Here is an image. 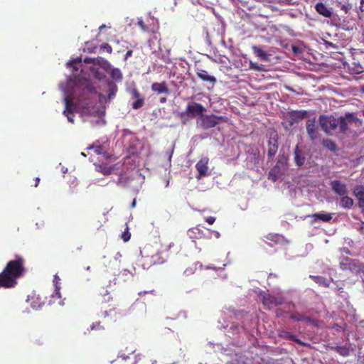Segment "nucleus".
<instances>
[{
    "mask_svg": "<svg viewBox=\"0 0 364 364\" xmlns=\"http://www.w3.org/2000/svg\"><path fill=\"white\" fill-rule=\"evenodd\" d=\"M95 88L88 82L85 85L76 86L74 88L73 97L67 96L65 97V109L63 114L67 117L68 120L73 123L74 111L81 110L84 113L90 112V109L94 107L95 101L92 96L95 94Z\"/></svg>",
    "mask_w": 364,
    "mask_h": 364,
    "instance_id": "obj_1",
    "label": "nucleus"
},
{
    "mask_svg": "<svg viewBox=\"0 0 364 364\" xmlns=\"http://www.w3.org/2000/svg\"><path fill=\"white\" fill-rule=\"evenodd\" d=\"M26 272L25 259L18 255L10 260L0 273V288L11 289L18 284V279L24 276Z\"/></svg>",
    "mask_w": 364,
    "mask_h": 364,
    "instance_id": "obj_2",
    "label": "nucleus"
},
{
    "mask_svg": "<svg viewBox=\"0 0 364 364\" xmlns=\"http://www.w3.org/2000/svg\"><path fill=\"white\" fill-rule=\"evenodd\" d=\"M173 245V243L170 244L165 248V250H162L160 252H158L151 257H149V256L141 255L140 262L143 268L149 269L153 264H162L166 262L168 257V255L166 252H167L168 249H170Z\"/></svg>",
    "mask_w": 364,
    "mask_h": 364,
    "instance_id": "obj_3",
    "label": "nucleus"
},
{
    "mask_svg": "<svg viewBox=\"0 0 364 364\" xmlns=\"http://www.w3.org/2000/svg\"><path fill=\"white\" fill-rule=\"evenodd\" d=\"M206 109L203 105L196 102H190L188 103L186 110L178 114L179 118L183 123L188 121L190 118H195L197 116L199 117L203 114Z\"/></svg>",
    "mask_w": 364,
    "mask_h": 364,
    "instance_id": "obj_4",
    "label": "nucleus"
},
{
    "mask_svg": "<svg viewBox=\"0 0 364 364\" xmlns=\"http://www.w3.org/2000/svg\"><path fill=\"white\" fill-rule=\"evenodd\" d=\"M200 127L203 129H209L216 127L221 122H227L228 119L225 116H217L213 114H203L199 118Z\"/></svg>",
    "mask_w": 364,
    "mask_h": 364,
    "instance_id": "obj_5",
    "label": "nucleus"
},
{
    "mask_svg": "<svg viewBox=\"0 0 364 364\" xmlns=\"http://www.w3.org/2000/svg\"><path fill=\"white\" fill-rule=\"evenodd\" d=\"M319 124L321 129L326 134H331L332 132L337 129L339 122H338V119L333 116L321 115L319 117Z\"/></svg>",
    "mask_w": 364,
    "mask_h": 364,
    "instance_id": "obj_6",
    "label": "nucleus"
},
{
    "mask_svg": "<svg viewBox=\"0 0 364 364\" xmlns=\"http://www.w3.org/2000/svg\"><path fill=\"white\" fill-rule=\"evenodd\" d=\"M269 140L267 141L268 145V151H267V158L268 160H272L274 156L276 155L279 146V136L277 132L275 130H271L268 133Z\"/></svg>",
    "mask_w": 364,
    "mask_h": 364,
    "instance_id": "obj_7",
    "label": "nucleus"
},
{
    "mask_svg": "<svg viewBox=\"0 0 364 364\" xmlns=\"http://www.w3.org/2000/svg\"><path fill=\"white\" fill-rule=\"evenodd\" d=\"M262 302L265 309H270L272 306H277L284 303L282 296H275L264 293L262 294Z\"/></svg>",
    "mask_w": 364,
    "mask_h": 364,
    "instance_id": "obj_8",
    "label": "nucleus"
},
{
    "mask_svg": "<svg viewBox=\"0 0 364 364\" xmlns=\"http://www.w3.org/2000/svg\"><path fill=\"white\" fill-rule=\"evenodd\" d=\"M306 115V111H292L286 115V123L291 127L301 122Z\"/></svg>",
    "mask_w": 364,
    "mask_h": 364,
    "instance_id": "obj_9",
    "label": "nucleus"
},
{
    "mask_svg": "<svg viewBox=\"0 0 364 364\" xmlns=\"http://www.w3.org/2000/svg\"><path fill=\"white\" fill-rule=\"evenodd\" d=\"M196 75L201 80L210 85L208 89H212L217 82L216 78L213 75H209L208 73L203 69L197 68Z\"/></svg>",
    "mask_w": 364,
    "mask_h": 364,
    "instance_id": "obj_10",
    "label": "nucleus"
},
{
    "mask_svg": "<svg viewBox=\"0 0 364 364\" xmlns=\"http://www.w3.org/2000/svg\"><path fill=\"white\" fill-rule=\"evenodd\" d=\"M332 191L337 195L341 196L348 193V188L346 183L339 180H333L330 183Z\"/></svg>",
    "mask_w": 364,
    "mask_h": 364,
    "instance_id": "obj_11",
    "label": "nucleus"
},
{
    "mask_svg": "<svg viewBox=\"0 0 364 364\" xmlns=\"http://www.w3.org/2000/svg\"><path fill=\"white\" fill-rule=\"evenodd\" d=\"M306 132L311 141H314L318 137L317 127L316 125L315 119H309L306 124Z\"/></svg>",
    "mask_w": 364,
    "mask_h": 364,
    "instance_id": "obj_12",
    "label": "nucleus"
},
{
    "mask_svg": "<svg viewBox=\"0 0 364 364\" xmlns=\"http://www.w3.org/2000/svg\"><path fill=\"white\" fill-rule=\"evenodd\" d=\"M208 158L203 157L196 164V168L198 172V175L196 176L197 179H200L202 177L206 176L208 175Z\"/></svg>",
    "mask_w": 364,
    "mask_h": 364,
    "instance_id": "obj_13",
    "label": "nucleus"
},
{
    "mask_svg": "<svg viewBox=\"0 0 364 364\" xmlns=\"http://www.w3.org/2000/svg\"><path fill=\"white\" fill-rule=\"evenodd\" d=\"M289 318L294 321H304L307 323H310L314 326H317V323H318V321L316 320L313 319L311 317H309L304 314H300L296 311L291 313Z\"/></svg>",
    "mask_w": 364,
    "mask_h": 364,
    "instance_id": "obj_14",
    "label": "nucleus"
},
{
    "mask_svg": "<svg viewBox=\"0 0 364 364\" xmlns=\"http://www.w3.org/2000/svg\"><path fill=\"white\" fill-rule=\"evenodd\" d=\"M314 8L318 14L325 18H331L333 15V9L322 2L316 3Z\"/></svg>",
    "mask_w": 364,
    "mask_h": 364,
    "instance_id": "obj_15",
    "label": "nucleus"
},
{
    "mask_svg": "<svg viewBox=\"0 0 364 364\" xmlns=\"http://www.w3.org/2000/svg\"><path fill=\"white\" fill-rule=\"evenodd\" d=\"M353 195L358 200V206L364 210V186L357 185L353 188Z\"/></svg>",
    "mask_w": 364,
    "mask_h": 364,
    "instance_id": "obj_16",
    "label": "nucleus"
},
{
    "mask_svg": "<svg viewBox=\"0 0 364 364\" xmlns=\"http://www.w3.org/2000/svg\"><path fill=\"white\" fill-rule=\"evenodd\" d=\"M151 90L157 94H168L169 90L166 82L163 81L161 82H154L151 86Z\"/></svg>",
    "mask_w": 364,
    "mask_h": 364,
    "instance_id": "obj_17",
    "label": "nucleus"
},
{
    "mask_svg": "<svg viewBox=\"0 0 364 364\" xmlns=\"http://www.w3.org/2000/svg\"><path fill=\"white\" fill-rule=\"evenodd\" d=\"M279 164H282L284 166V163L281 159H279L269 172L268 178L274 182H275L282 175V171L279 170Z\"/></svg>",
    "mask_w": 364,
    "mask_h": 364,
    "instance_id": "obj_18",
    "label": "nucleus"
},
{
    "mask_svg": "<svg viewBox=\"0 0 364 364\" xmlns=\"http://www.w3.org/2000/svg\"><path fill=\"white\" fill-rule=\"evenodd\" d=\"M294 161L298 166H301L305 163V155L298 146H296L294 151Z\"/></svg>",
    "mask_w": 364,
    "mask_h": 364,
    "instance_id": "obj_19",
    "label": "nucleus"
},
{
    "mask_svg": "<svg viewBox=\"0 0 364 364\" xmlns=\"http://www.w3.org/2000/svg\"><path fill=\"white\" fill-rule=\"evenodd\" d=\"M309 277L319 286H323L325 287H328L331 284V282L333 281L332 278L328 279L321 276L310 275Z\"/></svg>",
    "mask_w": 364,
    "mask_h": 364,
    "instance_id": "obj_20",
    "label": "nucleus"
},
{
    "mask_svg": "<svg viewBox=\"0 0 364 364\" xmlns=\"http://www.w3.org/2000/svg\"><path fill=\"white\" fill-rule=\"evenodd\" d=\"M348 265L352 272H355L358 274L363 273L364 274V264L360 262L357 260H350Z\"/></svg>",
    "mask_w": 364,
    "mask_h": 364,
    "instance_id": "obj_21",
    "label": "nucleus"
},
{
    "mask_svg": "<svg viewBox=\"0 0 364 364\" xmlns=\"http://www.w3.org/2000/svg\"><path fill=\"white\" fill-rule=\"evenodd\" d=\"M354 204L353 200L346 195L341 196L340 199V205L343 208L350 209Z\"/></svg>",
    "mask_w": 364,
    "mask_h": 364,
    "instance_id": "obj_22",
    "label": "nucleus"
},
{
    "mask_svg": "<svg viewBox=\"0 0 364 364\" xmlns=\"http://www.w3.org/2000/svg\"><path fill=\"white\" fill-rule=\"evenodd\" d=\"M309 217L315 218L314 221L317 220H322L323 222H329L332 219L331 213H324L323 212L314 213Z\"/></svg>",
    "mask_w": 364,
    "mask_h": 364,
    "instance_id": "obj_23",
    "label": "nucleus"
},
{
    "mask_svg": "<svg viewBox=\"0 0 364 364\" xmlns=\"http://www.w3.org/2000/svg\"><path fill=\"white\" fill-rule=\"evenodd\" d=\"M252 50L254 53L261 60H267L268 55L267 53L259 46H252Z\"/></svg>",
    "mask_w": 364,
    "mask_h": 364,
    "instance_id": "obj_24",
    "label": "nucleus"
},
{
    "mask_svg": "<svg viewBox=\"0 0 364 364\" xmlns=\"http://www.w3.org/2000/svg\"><path fill=\"white\" fill-rule=\"evenodd\" d=\"M322 144L326 149L333 152H335L338 149L336 144L331 139H323Z\"/></svg>",
    "mask_w": 364,
    "mask_h": 364,
    "instance_id": "obj_25",
    "label": "nucleus"
},
{
    "mask_svg": "<svg viewBox=\"0 0 364 364\" xmlns=\"http://www.w3.org/2000/svg\"><path fill=\"white\" fill-rule=\"evenodd\" d=\"M96 170L103 175H109L112 173L113 168L106 164H99L96 166Z\"/></svg>",
    "mask_w": 364,
    "mask_h": 364,
    "instance_id": "obj_26",
    "label": "nucleus"
},
{
    "mask_svg": "<svg viewBox=\"0 0 364 364\" xmlns=\"http://www.w3.org/2000/svg\"><path fill=\"white\" fill-rule=\"evenodd\" d=\"M280 336L282 337H284L285 338H288L292 341H294L297 343H299L301 345H304V343H302L298 338L296 336L289 333V332H287V331H284V332H282V333L280 334Z\"/></svg>",
    "mask_w": 364,
    "mask_h": 364,
    "instance_id": "obj_27",
    "label": "nucleus"
},
{
    "mask_svg": "<svg viewBox=\"0 0 364 364\" xmlns=\"http://www.w3.org/2000/svg\"><path fill=\"white\" fill-rule=\"evenodd\" d=\"M84 62L87 64L93 63L95 65H101L102 63H108L107 60H105L102 58L98 57L97 58H85Z\"/></svg>",
    "mask_w": 364,
    "mask_h": 364,
    "instance_id": "obj_28",
    "label": "nucleus"
},
{
    "mask_svg": "<svg viewBox=\"0 0 364 364\" xmlns=\"http://www.w3.org/2000/svg\"><path fill=\"white\" fill-rule=\"evenodd\" d=\"M110 76L116 81H120L122 79V74L118 68H112L110 71Z\"/></svg>",
    "mask_w": 364,
    "mask_h": 364,
    "instance_id": "obj_29",
    "label": "nucleus"
},
{
    "mask_svg": "<svg viewBox=\"0 0 364 364\" xmlns=\"http://www.w3.org/2000/svg\"><path fill=\"white\" fill-rule=\"evenodd\" d=\"M339 124L338 127L341 132H345L348 129V124L345 117H341L338 119Z\"/></svg>",
    "mask_w": 364,
    "mask_h": 364,
    "instance_id": "obj_30",
    "label": "nucleus"
},
{
    "mask_svg": "<svg viewBox=\"0 0 364 364\" xmlns=\"http://www.w3.org/2000/svg\"><path fill=\"white\" fill-rule=\"evenodd\" d=\"M81 62H82L81 58H77L75 59H73V60H70L67 64H68V67L73 68L74 70H77L78 68L76 66V65L77 64H80Z\"/></svg>",
    "mask_w": 364,
    "mask_h": 364,
    "instance_id": "obj_31",
    "label": "nucleus"
},
{
    "mask_svg": "<svg viewBox=\"0 0 364 364\" xmlns=\"http://www.w3.org/2000/svg\"><path fill=\"white\" fill-rule=\"evenodd\" d=\"M144 105V98H139L136 99L135 102H134L132 105V107L134 109H138L142 107Z\"/></svg>",
    "mask_w": 364,
    "mask_h": 364,
    "instance_id": "obj_32",
    "label": "nucleus"
},
{
    "mask_svg": "<svg viewBox=\"0 0 364 364\" xmlns=\"http://www.w3.org/2000/svg\"><path fill=\"white\" fill-rule=\"evenodd\" d=\"M88 149L93 150L96 154L99 155L102 153L103 147L100 144L91 145L90 146L88 147Z\"/></svg>",
    "mask_w": 364,
    "mask_h": 364,
    "instance_id": "obj_33",
    "label": "nucleus"
},
{
    "mask_svg": "<svg viewBox=\"0 0 364 364\" xmlns=\"http://www.w3.org/2000/svg\"><path fill=\"white\" fill-rule=\"evenodd\" d=\"M100 50L102 51H106L108 53L111 54L112 53V48L110 45L107 43H102L100 46Z\"/></svg>",
    "mask_w": 364,
    "mask_h": 364,
    "instance_id": "obj_34",
    "label": "nucleus"
},
{
    "mask_svg": "<svg viewBox=\"0 0 364 364\" xmlns=\"http://www.w3.org/2000/svg\"><path fill=\"white\" fill-rule=\"evenodd\" d=\"M117 90V87L115 85H112L109 89L108 97L109 99L112 98Z\"/></svg>",
    "mask_w": 364,
    "mask_h": 364,
    "instance_id": "obj_35",
    "label": "nucleus"
},
{
    "mask_svg": "<svg viewBox=\"0 0 364 364\" xmlns=\"http://www.w3.org/2000/svg\"><path fill=\"white\" fill-rule=\"evenodd\" d=\"M102 329H104V327L102 326H101L100 322H96V323H93L90 326V329H87V330L89 331H90L92 330H102Z\"/></svg>",
    "mask_w": 364,
    "mask_h": 364,
    "instance_id": "obj_36",
    "label": "nucleus"
},
{
    "mask_svg": "<svg viewBox=\"0 0 364 364\" xmlns=\"http://www.w3.org/2000/svg\"><path fill=\"white\" fill-rule=\"evenodd\" d=\"M337 352H338L340 354L344 356L348 355V350L346 347H338Z\"/></svg>",
    "mask_w": 364,
    "mask_h": 364,
    "instance_id": "obj_37",
    "label": "nucleus"
},
{
    "mask_svg": "<svg viewBox=\"0 0 364 364\" xmlns=\"http://www.w3.org/2000/svg\"><path fill=\"white\" fill-rule=\"evenodd\" d=\"M131 235L128 231V228L122 235V238L124 242H127L130 239Z\"/></svg>",
    "mask_w": 364,
    "mask_h": 364,
    "instance_id": "obj_38",
    "label": "nucleus"
},
{
    "mask_svg": "<svg viewBox=\"0 0 364 364\" xmlns=\"http://www.w3.org/2000/svg\"><path fill=\"white\" fill-rule=\"evenodd\" d=\"M352 9V6L350 4H343L341 6V9L345 12V14H348L349 11Z\"/></svg>",
    "mask_w": 364,
    "mask_h": 364,
    "instance_id": "obj_39",
    "label": "nucleus"
},
{
    "mask_svg": "<svg viewBox=\"0 0 364 364\" xmlns=\"http://www.w3.org/2000/svg\"><path fill=\"white\" fill-rule=\"evenodd\" d=\"M137 24L143 31H148V28H146L145 23H144V21L142 20L139 19Z\"/></svg>",
    "mask_w": 364,
    "mask_h": 364,
    "instance_id": "obj_40",
    "label": "nucleus"
},
{
    "mask_svg": "<svg viewBox=\"0 0 364 364\" xmlns=\"http://www.w3.org/2000/svg\"><path fill=\"white\" fill-rule=\"evenodd\" d=\"M92 71L95 72V77L99 80H102L104 77V75L99 72L97 70L92 68Z\"/></svg>",
    "mask_w": 364,
    "mask_h": 364,
    "instance_id": "obj_41",
    "label": "nucleus"
},
{
    "mask_svg": "<svg viewBox=\"0 0 364 364\" xmlns=\"http://www.w3.org/2000/svg\"><path fill=\"white\" fill-rule=\"evenodd\" d=\"M132 97L136 98V99L141 98L140 97V93H139V92L136 89H133L132 90Z\"/></svg>",
    "mask_w": 364,
    "mask_h": 364,
    "instance_id": "obj_42",
    "label": "nucleus"
},
{
    "mask_svg": "<svg viewBox=\"0 0 364 364\" xmlns=\"http://www.w3.org/2000/svg\"><path fill=\"white\" fill-rule=\"evenodd\" d=\"M205 221L209 224V225H213L215 221V218L213 217V216H209V217H207L205 218Z\"/></svg>",
    "mask_w": 364,
    "mask_h": 364,
    "instance_id": "obj_43",
    "label": "nucleus"
},
{
    "mask_svg": "<svg viewBox=\"0 0 364 364\" xmlns=\"http://www.w3.org/2000/svg\"><path fill=\"white\" fill-rule=\"evenodd\" d=\"M292 0H279V4L282 5H291Z\"/></svg>",
    "mask_w": 364,
    "mask_h": 364,
    "instance_id": "obj_44",
    "label": "nucleus"
},
{
    "mask_svg": "<svg viewBox=\"0 0 364 364\" xmlns=\"http://www.w3.org/2000/svg\"><path fill=\"white\" fill-rule=\"evenodd\" d=\"M250 68L255 70H259L260 68L257 63H250Z\"/></svg>",
    "mask_w": 364,
    "mask_h": 364,
    "instance_id": "obj_45",
    "label": "nucleus"
},
{
    "mask_svg": "<svg viewBox=\"0 0 364 364\" xmlns=\"http://www.w3.org/2000/svg\"><path fill=\"white\" fill-rule=\"evenodd\" d=\"M34 344L35 345H37V346H41L43 344V342L42 341V339L41 338H38L37 339H36L34 341H33Z\"/></svg>",
    "mask_w": 364,
    "mask_h": 364,
    "instance_id": "obj_46",
    "label": "nucleus"
},
{
    "mask_svg": "<svg viewBox=\"0 0 364 364\" xmlns=\"http://www.w3.org/2000/svg\"><path fill=\"white\" fill-rule=\"evenodd\" d=\"M132 50H128L125 54V59H127L128 58L131 57L132 55Z\"/></svg>",
    "mask_w": 364,
    "mask_h": 364,
    "instance_id": "obj_47",
    "label": "nucleus"
},
{
    "mask_svg": "<svg viewBox=\"0 0 364 364\" xmlns=\"http://www.w3.org/2000/svg\"><path fill=\"white\" fill-rule=\"evenodd\" d=\"M282 161L284 163V166L282 165V164H279V170H282V169H284L285 168V166H286V159L284 161Z\"/></svg>",
    "mask_w": 364,
    "mask_h": 364,
    "instance_id": "obj_48",
    "label": "nucleus"
},
{
    "mask_svg": "<svg viewBox=\"0 0 364 364\" xmlns=\"http://www.w3.org/2000/svg\"><path fill=\"white\" fill-rule=\"evenodd\" d=\"M35 181H36V183H35L34 186L37 187L38 186L39 182H40V178L39 177H36L35 178Z\"/></svg>",
    "mask_w": 364,
    "mask_h": 364,
    "instance_id": "obj_49",
    "label": "nucleus"
},
{
    "mask_svg": "<svg viewBox=\"0 0 364 364\" xmlns=\"http://www.w3.org/2000/svg\"><path fill=\"white\" fill-rule=\"evenodd\" d=\"M167 99L166 97H161L159 101L161 103H165L166 102Z\"/></svg>",
    "mask_w": 364,
    "mask_h": 364,
    "instance_id": "obj_50",
    "label": "nucleus"
},
{
    "mask_svg": "<svg viewBox=\"0 0 364 364\" xmlns=\"http://www.w3.org/2000/svg\"><path fill=\"white\" fill-rule=\"evenodd\" d=\"M213 233L217 238L220 237V233L218 232L214 231Z\"/></svg>",
    "mask_w": 364,
    "mask_h": 364,
    "instance_id": "obj_51",
    "label": "nucleus"
},
{
    "mask_svg": "<svg viewBox=\"0 0 364 364\" xmlns=\"http://www.w3.org/2000/svg\"><path fill=\"white\" fill-rule=\"evenodd\" d=\"M352 117H353V114H350V113H348V114H346V118H348V119L351 118Z\"/></svg>",
    "mask_w": 364,
    "mask_h": 364,
    "instance_id": "obj_52",
    "label": "nucleus"
},
{
    "mask_svg": "<svg viewBox=\"0 0 364 364\" xmlns=\"http://www.w3.org/2000/svg\"><path fill=\"white\" fill-rule=\"evenodd\" d=\"M120 358L122 359V360H126L127 358H129V359L130 358L129 356L126 357V356H122V355Z\"/></svg>",
    "mask_w": 364,
    "mask_h": 364,
    "instance_id": "obj_53",
    "label": "nucleus"
},
{
    "mask_svg": "<svg viewBox=\"0 0 364 364\" xmlns=\"http://www.w3.org/2000/svg\"><path fill=\"white\" fill-rule=\"evenodd\" d=\"M123 274H126V275H127V274H131V273L129 272V271H128V270H127V269H124V270Z\"/></svg>",
    "mask_w": 364,
    "mask_h": 364,
    "instance_id": "obj_54",
    "label": "nucleus"
},
{
    "mask_svg": "<svg viewBox=\"0 0 364 364\" xmlns=\"http://www.w3.org/2000/svg\"><path fill=\"white\" fill-rule=\"evenodd\" d=\"M135 205H136V200H134L132 203V207L134 208L135 206Z\"/></svg>",
    "mask_w": 364,
    "mask_h": 364,
    "instance_id": "obj_55",
    "label": "nucleus"
},
{
    "mask_svg": "<svg viewBox=\"0 0 364 364\" xmlns=\"http://www.w3.org/2000/svg\"><path fill=\"white\" fill-rule=\"evenodd\" d=\"M105 27V25H102V26H100L99 29L101 31Z\"/></svg>",
    "mask_w": 364,
    "mask_h": 364,
    "instance_id": "obj_56",
    "label": "nucleus"
},
{
    "mask_svg": "<svg viewBox=\"0 0 364 364\" xmlns=\"http://www.w3.org/2000/svg\"><path fill=\"white\" fill-rule=\"evenodd\" d=\"M103 315H104L105 317H106L107 316H108V312L107 311H105L103 313Z\"/></svg>",
    "mask_w": 364,
    "mask_h": 364,
    "instance_id": "obj_57",
    "label": "nucleus"
},
{
    "mask_svg": "<svg viewBox=\"0 0 364 364\" xmlns=\"http://www.w3.org/2000/svg\"><path fill=\"white\" fill-rule=\"evenodd\" d=\"M112 312H114L116 314V311L114 309H110L109 313L111 314Z\"/></svg>",
    "mask_w": 364,
    "mask_h": 364,
    "instance_id": "obj_58",
    "label": "nucleus"
},
{
    "mask_svg": "<svg viewBox=\"0 0 364 364\" xmlns=\"http://www.w3.org/2000/svg\"><path fill=\"white\" fill-rule=\"evenodd\" d=\"M363 5H364V0H362L361 1V6H363Z\"/></svg>",
    "mask_w": 364,
    "mask_h": 364,
    "instance_id": "obj_59",
    "label": "nucleus"
},
{
    "mask_svg": "<svg viewBox=\"0 0 364 364\" xmlns=\"http://www.w3.org/2000/svg\"><path fill=\"white\" fill-rule=\"evenodd\" d=\"M102 224H100L98 226L97 225V228L99 229L100 227H102Z\"/></svg>",
    "mask_w": 364,
    "mask_h": 364,
    "instance_id": "obj_60",
    "label": "nucleus"
},
{
    "mask_svg": "<svg viewBox=\"0 0 364 364\" xmlns=\"http://www.w3.org/2000/svg\"><path fill=\"white\" fill-rule=\"evenodd\" d=\"M81 155L83 156H86L83 152L81 153Z\"/></svg>",
    "mask_w": 364,
    "mask_h": 364,
    "instance_id": "obj_61",
    "label": "nucleus"
},
{
    "mask_svg": "<svg viewBox=\"0 0 364 364\" xmlns=\"http://www.w3.org/2000/svg\"><path fill=\"white\" fill-rule=\"evenodd\" d=\"M132 355H133L134 358H136V355H134V352H133Z\"/></svg>",
    "mask_w": 364,
    "mask_h": 364,
    "instance_id": "obj_62",
    "label": "nucleus"
},
{
    "mask_svg": "<svg viewBox=\"0 0 364 364\" xmlns=\"http://www.w3.org/2000/svg\"><path fill=\"white\" fill-rule=\"evenodd\" d=\"M86 269H87V270H89V269H90V267H87L86 268Z\"/></svg>",
    "mask_w": 364,
    "mask_h": 364,
    "instance_id": "obj_63",
    "label": "nucleus"
},
{
    "mask_svg": "<svg viewBox=\"0 0 364 364\" xmlns=\"http://www.w3.org/2000/svg\"><path fill=\"white\" fill-rule=\"evenodd\" d=\"M361 1H362V0H360V3H361Z\"/></svg>",
    "mask_w": 364,
    "mask_h": 364,
    "instance_id": "obj_64",
    "label": "nucleus"
}]
</instances>
